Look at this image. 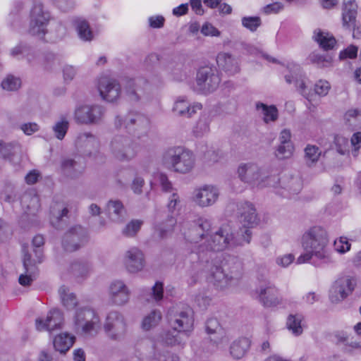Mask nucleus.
<instances>
[{
  "label": "nucleus",
  "instance_id": "nucleus-27",
  "mask_svg": "<svg viewBox=\"0 0 361 361\" xmlns=\"http://www.w3.org/2000/svg\"><path fill=\"white\" fill-rule=\"evenodd\" d=\"M202 105L200 103L195 102L190 104L188 100L183 97H179L174 104L173 111L180 116L186 118H190L195 114L197 111L201 110Z\"/></svg>",
  "mask_w": 361,
  "mask_h": 361
},
{
  "label": "nucleus",
  "instance_id": "nucleus-44",
  "mask_svg": "<svg viewBox=\"0 0 361 361\" xmlns=\"http://www.w3.org/2000/svg\"><path fill=\"white\" fill-rule=\"evenodd\" d=\"M305 161L308 166H311L316 164L322 155V152L316 145H307L305 149Z\"/></svg>",
  "mask_w": 361,
  "mask_h": 361
},
{
  "label": "nucleus",
  "instance_id": "nucleus-61",
  "mask_svg": "<svg viewBox=\"0 0 361 361\" xmlns=\"http://www.w3.org/2000/svg\"><path fill=\"white\" fill-rule=\"evenodd\" d=\"M201 33L204 36L219 37L221 32L215 27L212 23L206 22L203 24L200 29Z\"/></svg>",
  "mask_w": 361,
  "mask_h": 361
},
{
  "label": "nucleus",
  "instance_id": "nucleus-24",
  "mask_svg": "<svg viewBox=\"0 0 361 361\" xmlns=\"http://www.w3.org/2000/svg\"><path fill=\"white\" fill-rule=\"evenodd\" d=\"M238 214L239 221L244 227L252 228L259 223V219L256 209L250 202L241 203L238 207Z\"/></svg>",
  "mask_w": 361,
  "mask_h": 361
},
{
  "label": "nucleus",
  "instance_id": "nucleus-45",
  "mask_svg": "<svg viewBox=\"0 0 361 361\" xmlns=\"http://www.w3.org/2000/svg\"><path fill=\"white\" fill-rule=\"evenodd\" d=\"M250 227L240 228L237 233V235L233 237L232 240L233 247L243 246L245 244H249L251 241L252 232L250 230Z\"/></svg>",
  "mask_w": 361,
  "mask_h": 361
},
{
  "label": "nucleus",
  "instance_id": "nucleus-47",
  "mask_svg": "<svg viewBox=\"0 0 361 361\" xmlns=\"http://www.w3.org/2000/svg\"><path fill=\"white\" fill-rule=\"evenodd\" d=\"M182 334H184L179 332L178 331H175V329H172V330L165 331L161 335V338L163 342L168 345H178L183 342L180 336Z\"/></svg>",
  "mask_w": 361,
  "mask_h": 361
},
{
  "label": "nucleus",
  "instance_id": "nucleus-58",
  "mask_svg": "<svg viewBox=\"0 0 361 361\" xmlns=\"http://www.w3.org/2000/svg\"><path fill=\"white\" fill-rule=\"evenodd\" d=\"M142 221L140 220H133L128 223L123 230V233L128 237L135 235L140 229Z\"/></svg>",
  "mask_w": 361,
  "mask_h": 361
},
{
  "label": "nucleus",
  "instance_id": "nucleus-50",
  "mask_svg": "<svg viewBox=\"0 0 361 361\" xmlns=\"http://www.w3.org/2000/svg\"><path fill=\"white\" fill-rule=\"evenodd\" d=\"M161 319V314L159 311L154 310L146 316L142 323V329L149 330L151 328L157 326Z\"/></svg>",
  "mask_w": 361,
  "mask_h": 361
},
{
  "label": "nucleus",
  "instance_id": "nucleus-55",
  "mask_svg": "<svg viewBox=\"0 0 361 361\" xmlns=\"http://www.w3.org/2000/svg\"><path fill=\"white\" fill-rule=\"evenodd\" d=\"M293 144H280L275 152L276 157L279 159H285L290 157L293 152Z\"/></svg>",
  "mask_w": 361,
  "mask_h": 361
},
{
  "label": "nucleus",
  "instance_id": "nucleus-3",
  "mask_svg": "<svg viewBox=\"0 0 361 361\" xmlns=\"http://www.w3.org/2000/svg\"><path fill=\"white\" fill-rule=\"evenodd\" d=\"M233 235L228 226L221 227L215 233L210 236L207 245H200L197 247V255L200 263L205 264V259L212 261V258H219L212 251L219 252L228 247H233Z\"/></svg>",
  "mask_w": 361,
  "mask_h": 361
},
{
  "label": "nucleus",
  "instance_id": "nucleus-62",
  "mask_svg": "<svg viewBox=\"0 0 361 361\" xmlns=\"http://www.w3.org/2000/svg\"><path fill=\"white\" fill-rule=\"evenodd\" d=\"M219 158V154L212 148L207 149L205 152H204L202 155L203 161L209 165L213 164L218 161Z\"/></svg>",
  "mask_w": 361,
  "mask_h": 361
},
{
  "label": "nucleus",
  "instance_id": "nucleus-39",
  "mask_svg": "<svg viewBox=\"0 0 361 361\" xmlns=\"http://www.w3.org/2000/svg\"><path fill=\"white\" fill-rule=\"evenodd\" d=\"M250 346V341L247 338H240L234 341L230 347V353L235 359L242 358Z\"/></svg>",
  "mask_w": 361,
  "mask_h": 361
},
{
  "label": "nucleus",
  "instance_id": "nucleus-6",
  "mask_svg": "<svg viewBox=\"0 0 361 361\" xmlns=\"http://www.w3.org/2000/svg\"><path fill=\"white\" fill-rule=\"evenodd\" d=\"M109 151L115 160L128 162L137 156L138 145L129 136L116 135L110 141Z\"/></svg>",
  "mask_w": 361,
  "mask_h": 361
},
{
  "label": "nucleus",
  "instance_id": "nucleus-10",
  "mask_svg": "<svg viewBox=\"0 0 361 361\" xmlns=\"http://www.w3.org/2000/svg\"><path fill=\"white\" fill-rule=\"evenodd\" d=\"M87 231L86 228L75 225L71 226L64 233L62 238V246L67 252H74L84 246L87 242Z\"/></svg>",
  "mask_w": 361,
  "mask_h": 361
},
{
  "label": "nucleus",
  "instance_id": "nucleus-5",
  "mask_svg": "<svg viewBox=\"0 0 361 361\" xmlns=\"http://www.w3.org/2000/svg\"><path fill=\"white\" fill-rule=\"evenodd\" d=\"M52 17L41 2H35L29 13L27 33L43 39L48 32L47 26Z\"/></svg>",
  "mask_w": 361,
  "mask_h": 361
},
{
  "label": "nucleus",
  "instance_id": "nucleus-31",
  "mask_svg": "<svg viewBox=\"0 0 361 361\" xmlns=\"http://www.w3.org/2000/svg\"><path fill=\"white\" fill-rule=\"evenodd\" d=\"M21 152L20 145L13 143H6L0 141V156L5 159L14 164H17L20 161V154Z\"/></svg>",
  "mask_w": 361,
  "mask_h": 361
},
{
  "label": "nucleus",
  "instance_id": "nucleus-12",
  "mask_svg": "<svg viewBox=\"0 0 361 361\" xmlns=\"http://www.w3.org/2000/svg\"><path fill=\"white\" fill-rule=\"evenodd\" d=\"M104 112V108L100 105L80 106L75 110L74 119L80 124H97L102 121Z\"/></svg>",
  "mask_w": 361,
  "mask_h": 361
},
{
  "label": "nucleus",
  "instance_id": "nucleus-41",
  "mask_svg": "<svg viewBox=\"0 0 361 361\" xmlns=\"http://www.w3.org/2000/svg\"><path fill=\"white\" fill-rule=\"evenodd\" d=\"M206 331L208 334L216 335L213 338L215 343L221 341L225 336V331L216 318H210L207 320Z\"/></svg>",
  "mask_w": 361,
  "mask_h": 361
},
{
  "label": "nucleus",
  "instance_id": "nucleus-43",
  "mask_svg": "<svg viewBox=\"0 0 361 361\" xmlns=\"http://www.w3.org/2000/svg\"><path fill=\"white\" fill-rule=\"evenodd\" d=\"M91 269L90 264L85 261H75L70 267L71 273L76 278H85L86 277Z\"/></svg>",
  "mask_w": 361,
  "mask_h": 361
},
{
  "label": "nucleus",
  "instance_id": "nucleus-8",
  "mask_svg": "<svg viewBox=\"0 0 361 361\" xmlns=\"http://www.w3.org/2000/svg\"><path fill=\"white\" fill-rule=\"evenodd\" d=\"M195 81L198 90L204 94H209L219 88L221 73L214 66H201L197 71Z\"/></svg>",
  "mask_w": 361,
  "mask_h": 361
},
{
  "label": "nucleus",
  "instance_id": "nucleus-9",
  "mask_svg": "<svg viewBox=\"0 0 361 361\" xmlns=\"http://www.w3.org/2000/svg\"><path fill=\"white\" fill-rule=\"evenodd\" d=\"M73 324L76 331L90 334L99 327V318L96 312L90 308H80L75 311Z\"/></svg>",
  "mask_w": 361,
  "mask_h": 361
},
{
  "label": "nucleus",
  "instance_id": "nucleus-40",
  "mask_svg": "<svg viewBox=\"0 0 361 361\" xmlns=\"http://www.w3.org/2000/svg\"><path fill=\"white\" fill-rule=\"evenodd\" d=\"M74 340L75 337L71 336L68 334H60L54 339V347L56 351L65 353L73 345Z\"/></svg>",
  "mask_w": 361,
  "mask_h": 361
},
{
  "label": "nucleus",
  "instance_id": "nucleus-32",
  "mask_svg": "<svg viewBox=\"0 0 361 361\" xmlns=\"http://www.w3.org/2000/svg\"><path fill=\"white\" fill-rule=\"evenodd\" d=\"M73 25L81 40L90 42L94 39L93 31L86 19L81 17L75 18L73 20Z\"/></svg>",
  "mask_w": 361,
  "mask_h": 361
},
{
  "label": "nucleus",
  "instance_id": "nucleus-20",
  "mask_svg": "<svg viewBox=\"0 0 361 361\" xmlns=\"http://www.w3.org/2000/svg\"><path fill=\"white\" fill-rule=\"evenodd\" d=\"M219 196V191L217 188L212 185H205L195 190L193 200L198 206L206 207L214 204Z\"/></svg>",
  "mask_w": 361,
  "mask_h": 361
},
{
  "label": "nucleus",
  "instance_id": "nucleus-34",
  "mask_svg": "<svg viewBox=\"0 0 361 361\" xmlns=\"http://www.w3.org/2000/svg\"><path fill=\"white\" fill-rule=\"evenodd\" d=\"M61 167L63 173L69 177L74 178L82 173L84 166L79 160L65 158L61 161Z\"/></svg>",
  "mask_w": 361,
  "mask_h": 361
},
{
  "label": "nucleus",
  "instance_id": "nucleus-35",
  "mask_svg": "<svg viewBox=\"0 0 361 361\" xmlns=\"http://www.w3.org/2000/svg\"><path fill=\"white\" fill-rule=\"evenodd\" d=\"M68 209L61 203L55 202L50 208V223L56 229L61 228V222L66 216Z\"/></svg>",
  "mask_w": 361,
  "mask_h": 361
},
{
  "label": "nucleus",
  "instance_id": "nucleus-52",
  "mask_svg": "<svg viewBox=\"0 0 361 361\" xmlns=\"http://www.w3.org/2000/svg\"><path fill=\"white\" fill-rule=\"evenodd\" d=\"M209 132V120L207 116L200 118L193 128V133L196 137H202Z\"/></svg>",
  "mask_w": 361,
  "mask_h": 361
},
{
  "label": "nucleus",
  "instance_id": "nucleus-33",
  "mask_svg": "<svg viewBox=\"0 0 361 361\" xmlns=\"http://www.w3.org/2000/svg\"><path fill=\"white\" fill-rule=\"evenodd\" d=\"M146 82L141 79H130L128 80L126 91L129 99L133 102H137L145 94V89L142 85H145Z\"/></svg>",
  "mask_w": 361,
  "mask_h": 361
},
{
  "label": "nucleus",
  "instance_id": "nucleus-59",
  "mask_svg": "<svg viewBox=\"0 0 361 361\" xmlns=\"http://www.w3.org/2000/svg\"><path fill=\"white\" fill-rule=\"evenodd\" d=\"M345 119L350 126L361 123V111L359 109H354L348 110L345 114Z\"/></svg>",
  "mask_w": 361,
  "mask_h": 361
},
{
  "label": "nucleus",
  "instance_id": "nucleus-28",
  "mask_svg": "<svg viewBox=\"0 0 361 361\" xmlns=\"http://www.w3.org/2000/svg\"><path fill=\"white\" fill-rule=\"evenodd\" d=\"M216 62L219 67L230 75H233L240 71L238 60L228 53H219L216 56Z\"/></svg>",
  "mask_w": 361,
  "mask_h": 361
},
{
  "label": "nucleus",
  "instance_id": "nucleus-51",
  "mask_svg": "<svg viewBox=\"0 0 361 361\" xmlns=\"http://www.w3.org/2000/svg\"><path fill=\"white\" fill-rule=\"evenodd\" d=\"M164 295V285L162 283L157 281L152 288V292L149 293L148 297H146L145 300L148 302H160L163 298Z\"/></svg>",
  "mask_w": 361,
  "mask_h": 361
},
{
  "label": "nucleus",
  "instance_id": "nucleus-26",
  "mask_svg": "<svg viewBox=\"0 0 361 361\" xmlns=\"http://www.w3.org/2000/svg\"><path fill=\"white\" fill-rule=\"evenodd\" d=\"M109 293L113 303L122 305L129 300L130 292L123 281H115L110 286Z\"/></svg>",
  "mask_w": 361,
  "mask_h": 361
},
{
  "label": "nucleus",
  "instance_id": "nucleus-15",
  "mask_svg": "<svg viewBox=\"0 0 361 361\" xmlns=\"http://www.w3.org/2000/svg\"><path fill=\"white\" fill-rule=\"evenodd\" d=\"M104 330L114 340L120 339L126 332V324L123 316L116 312H110L106 318Z\"/></svg>",
  "mask_w": 361,
  "mask_h": 361
},
{
  "label": "nucleus",
  "instance_id": "nucleus-30",
  "mask_svg": "<svg viewBox=\"0 0 361 361\" xmlns=\"http://www.w3.org/2000/svg\"><path fill=\"white\" fill-rule=\"evenodd\" d=\"M280 183L283 189L290 195H296L300 192L302 188V180L299 174H286L281 180Z\"/></svg>",
  "mask_w": 361,
  "mask_h": 361
},
{
  "label": "nucleus",
  "instance_id": "nucleus-60",
  "mask_svg": "<svg viewBox=\"0 0 361 361\" xmlns=\"http://www.w3.org/2000/svg\"><path fill=\"white\" fill-rule=\"evenodd\" d=\"M43 66L47 70H51L59 66V60L53 53H47L44 56Z\"/></svg>",
  "mask_w": 361,
  "mask_h": 361
},
{
  "label": "nucleus",
  "instance_id": "nucleus-46",
  "mask_svg": "<svg viewBox=\"0 0 361 361\" xmlns=\"http://www.w3.org/2000/svg\"><path fill=\"white\" fill-rule=\"evenodd\" d=\"M59 293L63 306L67 309H73L76 306L78 302L75 295L72 293H69L68 289L66 286H61L59 290Z\"/></svg>",
  "mask_w": 361,
  "mask_h": 361
},
{
  "label": "nucleus",
  "instance_id": "nucleus-23",
  "mask_svg": "<svg viewBox=\"0 0 361 361\" xmlns=\"http://www.w3.org/2000/svg\"><path fill=\"white\" fill-rule=\"evenodd\" d=\"M357 5L355 0H343L342 7L343 26L350 30H358L359 24L356 20Z\"/></svg>",
  "mask_w": 361,
  "mask_h": 361
},
{
  "label": "nucleus",
  "instance_id": "nucleus-48",
  "mask_svg": "<svg viewBox=\"0 0 361 361\" xmlns=\"http://www.w3.org/2000/svg\"><path fill=\"white\" fill-rule=\"evenodd\" d=\"M285 80L286 82L288 84L293 82L300 93L307 99L308 98L307 94L306 93L307 87L302 76L298 77V75L293 74L286 75H285Z\"/></svg>",
  "mask_w": 361,
  "mask_h": 361
},
{
  "label": "nucleus",
  "instance_id": "nucleus-1",
  "mask_svg": "<svg viewBox=\"0 0 361 361\" xmlns=\"http://www.w3.org/2000/svg\"><path fill=\"white\" fill-rule=\"evenodd\" d=\"M328 244V233L324 228H310L302 235L301 245L305 252L298 257L297 264L310 263L318 267L332 262Z\"/></svg>",
  "mask_w": 361,
  "mask_h": 361
},
{
  "label": "nucleus",
  "instance_id": "nucleus-42",
  "mask_svg": "<svg viewBox=\"0 0 361 361\" xmlns=\"http://www.w3.org/2000/svg\"><path fill=\"white\" fill-rule=\"evenodd\" d=\"M256 109L263 115L265 123L275 121L278 118V110L274 105L267 106L262 102L256 104Z\"/></svg>",
  "mask_w": 361,
  "mask_h": 361
},
{
  "label": "nucleus",
  "instance_id": "nucleus-7",
  "mask_svg": "<svg viewBox=\"0 0 361 361\" xmlns=\"http://www.w3.org/2000/svg\"><path fill=\"white\" fill-rule=\"evenodd\" d=\"M192 314L193 312L189 306L177 305L169 310L167 317L172 329L186 335L193 327Z\"/></svg>",
  "mask_w": 361,
  "mask_h": 361
},
{
  "label": "nucleus",
  "instance_id": "nucleus-18",
  "mask_svg": "<svg viewBox=\"0 0 361 361\" xmlns=\"http://www.w3.org/2000/svg\"><path fill=\"white\" fill-rule=\"evenodd\" d=\"M264 282V285L259 286L256 290L259 300L266 307H275L281 303L282 298L274 285L265 279Z\"/></svg>",
  "mask_w": 361,
  "mask_h": 361
},
{
  "label": "nucleus",
  "instance_id": "nucleus-2",
  "mask_svg": "<svg viewBox=\"0 0 361 361\" xmlns=\"http://www.w3.org/2000/svg\"><path fill=\"white\" fill-rule=\"evenodd\" d=\"M204 269L208 274V280L216 288L224 289L232 283H237L243 276V263L235 257L228 256L223 259H205Z\"/></svg>",
  "mask_w": 361,
  "mask_h": 361
},
{
  "label": "nucleus",
  "instance_id": "nucleus-56",
  "mask_svg": "<svg viewBox=\"0 0 361 361\" xmlns=\"http://www.w3.org/2000/svg\"><path fill=\"white\" fill-rule=\"evenodd\" d=\"M242 25L243 27L255 32L261 25V19L258 16H245L242 18Z\"/></svg>",
  "mask_w": 361,
  "mask_h": 361
},
{
  "label": "nucleus",
  "instance_id": "nucleus-17",
  "mask_svg": "<svg viewBox=\"0 0 361 361\" xmlns=\"http://www.w3.org/2000/svg\"><path fill=\"white\" fill-rule=\"evenodd\" d=\"M211 223L206 219L199 218L190 224L187 231L184 232L185 239L197 243L209 235Z\"/></svg>",
  "mask_w": 361,
  "mask_h": 361
},
{
  "label": "nucleus",
  "instance_id": "nucleus-16",
  "mask_svg": "<svg viewBox=\"0 0 361 361\" xmlns=\"http://www.w3.org/2000/svg\"><path fill=\"white\" fill-rule=\"evenodd\" d=\"M149 119L139 112H129L125 117L116 116L114 125L116 128L124 126L128 130H135L147 128L149 126Z\"/></svg>",
  "mask_w": 361,
  "mask_h": 361
},
{
  "label": "nucleus",
  "instance_id": "nucleus-13",
  "mask_svg": "<svg viewBox=\"0 0 361 361\" xmlns=\"http://www.w3.org/2000/svg\"><path fill=\"white\" fill-rule=\"evenodd\" d=\"M356 286V280L349 276L337 279L329 290V299L332 302H338L352 293Z\"/></svg>",
  "mask_w": 361,
  "mask_h": 361
},
{
  "label": "nucleus",
  "instance_id": "nucleus-37",
  "mask_svg": "<svg viewBox=\"0 0 361 361\" xmlns=\"http://www.w3.org/2000/svg\"><path fill=\"white\" fill-rule=\"evenodd\" d=\"M313 39L325 51L332 49L336 44V40L332 35L319 29L314 31Z\"/></svg>",
  "mask_w": 361,
  "mask_h": 361
},
{
  "label": "nucleus",
  "instance_id": "nucleus-63",
  "mask_svg": "<svg viewBox=\"0 0 361 361\" xmlns=\"http://www.w3.org/2000/svg\"><path fill=\"white\" fill-rule=\"evenodd\" d=\"M334 249L339 253H345L350 248V244L348 241L347 238L341 237L334 241Z\"/></svg>",
  "mask_w": 361,
  "mask_h": 361
},
{
  "label": "nucleus",
  "instance_id": "nucleus-54",
  "mask_svg": "<svg viewBox=\"0 0 361 361\" xmlns=\"http://www.w3.org/2000/svg\"><path fill=\"white\" fill-rule=\"evenodd\" d=\"M68 127L69 123L66 119L63 118L57 121L53 126L55 137L59 140H63L67 133Z\"/></svg>",
  "mask_w": 361,
  "mask_h": 361
},
{
  "label": "nucleus",
  "instance_id": "nucleus-4",
  "mask_svg": "<svg viewBox=\"0 0 361 361\" xmlns=\"http://www.w3.org/2000/svg\"><path fill=\"white\" fill-rule=\"evenodd\" d=\"M163 161L173 171L183 174L190 172L195 164L193 153L180 147L169 148L164 153Z\"/></svg>",
  "mask_w": 361,
  "mask_h": 361
},
{
  "label": "nucleus",
  "instance_id": "nucleus-29",
  "mask_svg": "<svg viewBox=\"0 0 361 361\" xmlns=\"http://www.w3.org/2000/svg\"><path fill=\"white\" fill-rule=\"evenodd\" d=\"M20 203L27 216L35 215L40 208L39 197L33 191L25 192L21 197Z\"/></svg>",
  "mask_w": 361,
  "mask_h": 361
},
{
  "label": "nucleus",
  "instance_id": "nucleus-21",
  "mask_svg": "<svg viewBox=\"0 0 361 361\" xmlns=\"http://www.w3.org/2000/svg\"><path fill=\"white\" fill-rule=\"evenodd\" d=\"M63 319L62 312L58 309H54L49 312L44 321L39 318L36 319V328L39 331L47 330L53 332L61 329Z\"/></svg>",
  "mask_w": 361,
  "mask_h": 361
},
{
  "label": "nucleus",
  "instance_id": "nucleus-53",
  "mask_svg": "<svg viewBox=\"0 0 361 361\" xmlns=\"http://www.w3.org/2000/svg\"><path fill=\"white\" fill-rule=\"evenodd\" d=\"M312 63L317 64L319 67H326L331 64V57L329 56L321 55L316 52H312L308 57Z\"/></svg>",
  "mask_w": 361,
  "mask_h": 361
},
{
  "label": "nucleus",
  "instance_id": "nucleus-11",
  "mask_svg": "<svg viewBox=\"0 0 361 361\" xmlns=\"http://www.w3.org/2000/svg\"><path fill=\"white\" fill-rule=\"evenodd\" d=\"M44 244V237L41 235H35L32 239V252H30L27 247L23 246V266L27 271L34 272L35 265L39 264L43 259V248Z\"/></svg>",
  "mask_w": 361,
  "mask_h": 361
},
{
  "label": "nucleus",
  "instance_id": "nucleus-64",
  "mask_svg": "<svg viewBox=\"0 0 361 361\" xmlns=\"http://www.w3.org/2000/svg\"><path fill=\"white\" fill-rule=\"evenodd\" d=\"M331 88L330 84L326 80H319L314 85V92L319 96H326Z\"/></svg>",
  "mask_w": 361,
  "mask_h": 361
},
{
  "label": "nucleus",
  "instance_id": "nucleus-38",
  "mask_svg": "<svg viewBox=\"0 0 361 361\" xmlns=\"http://www.w3.org/2000/svg\"><path fill=\"white\" fill-rule=\"evenodd\" d=\"M303 321L304 316L302 314H290L286 319V327L294 336H298L303 332Z\"/></svg>",
  "mask_w": 361,
  "mask_h": 361
},
{
  "label": "nucleus",
  "instance_id": "nucleus-19",
  "mask_svg": "<svg viewBox=\"0 0 361 361\" xmlns=\"http://www.w3.org/2000/svg\"><path fill=\"white\" fill-rule=\"evenodd\" d=\"M238 175L243 182L250 184L263 180L265 176L264 170L252 162L240 164L238 168Z\"/></svg>",
  "mask_w": 361,
  "mask_h": 361
},
{
  "label": "nucleus",
  "instance_id": "nucleus-49",
  "mask_svg": "<svg viewBox=\"0 0 361 361\" xmlns=\"http://www.w3.org/2000/svg\"><path fill=\"white\" fill-rule=\"evenodd\" d=\"M1 87L6 91H16L21 86V80L13 75H8L1 83Z\"/></svg>",
  "mask_w": 361,
  "mask_h": 361
},
{
  "label": "nucleus",
  "instance_id": "nucleus-36",
  "mask_svg": "<svg viewBox=\"0 0 361 361\" xmlns=\"http://www.w3.org/2000/svg\"><path fill=\"white\" fill-rule=\"evenodd\" d=\"M106 209L109 217L115 222H121L126 214V210L121 201L111 200L108 202Z\"/></svg>",
  "mask_w": 361,
  "mask_h": 361
},
{
  "label": "nucleus",
  "instance_id": "nucleus-14",
  "mask_svg": "<svg viewBox=\"0 0 361 361\" xmlns=\"http://www.w3.org/2000/svg\"><path fill=\"white\" fill-rule=\"evenodd\" d=\"M97 90L102 99L109 102L116 101L121 95V85L114 78L102 76L97 81Z\"/></svg>",
  "mask_w": 361,
  "mask_h": 361
},
{
  "label": "nucleus",
  "instance_id": "nucleus-25",
  "mask_svg": "<svg viewBox=\"0 0 361 361\" xmlns=\"http://www.w3.org/2000/svg\"><path fill=\"white\" fill-rule=\"evenodd\" d=\"M76 147L85 154L92 156L97 152L99 146L98 139L90 133H82L78 135L75 140Z\"/></svg>",
  "mask_w": 361,
  "mask_h": 361
},
{
  "label": "nucleus",
  "instance_id": "nucleus-57",
  "mask_svg": "<svg viewBox=\"0 0 361 361\" xmlns=\"http://www.w3.org/2000/svg\"><path fill=\"white\" fill-rule=\"evenodd\" d=\"M334 145L340 154L345 155L349 152L348 140L345 137L340 135L335 136Z\"/></svg>",
  "mask_w": 361,
  "mask_h": 361
},
{
  "label": "nucleus",
  "instance_id": "nucleus-22",
  "mask_svg": "<svg viewBox=\"0 0 361 361\" xmlns=\"http://www.w3.org/2000/svg\"><path fill=\"white\" fill-rule=\"evenodd\" d=\"M123 263L128 271L130 273L140 271L145 264L144 254L137 247H131L126 252Z\"/></svg>",
  "mask_w": 361,
  "mask_h": 361
}]
</instances>
